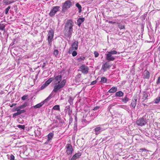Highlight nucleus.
Returning <instances> with one entry per match:
<instances>
[{"instance_id":"obj_1","label":"nucleus","mask_w":160,"mask_h":160,"mask_svg":"<svg viewBox=\"0 0 160 160\" xmlns=\"http://www.w3.org/2000/svg\"><path fill=\"white\" fill-rule=\"evenodd\" d=\"M73 22L72 20H68L65 25V35L68 37H70L73 31Z\"/></svg>"},{"instance_id":"obj_2","label":"nucleus","mask_w":160,"mask_h":160,"mask_svg":"<svg viewBox=\"0 0 160 160\" xmlns=\"http://www.w3.org/2000/svg\"><path fill=\"white\" fill-rule=\"evenodd\" d=\"M66 80L65 79L62 81L60 83H56L54 87L53 91L56 93L61 91V89L63 88L65 85Z\"/></svg>"},{"instance_id":"obj_3","label":"nucleus","mask_w":160,"mask_h":160,"mask_svg":"<svg viewBox=\"0 0 160 160\" xmlns=\"http://www.w3.org/2000/svg\"><path fill=\"white\" fill-rule=\"evenodd\" d=\"M54 32L53 30L51 29L49 31L48 34V42L50 46L51 45V42H52V40L54 36Z\"/></svg>"},{"instance_id":"obj_4","label":"nucleus","mask_w":160,"mask_h":160,"mask_svg":"<svg viewBox=\"0 0 160 160\" xmlns=\"http://www.w3.org/2000/svg\"><path fill=\"white\" fill-rule=\"evenodd\" d=\"M60 7L59 6H56L52 7V8L51 10L49 15L51 17H53L54 16L56 12L59 11Z\"/></svg>"},{"instance_id":"obj_5","label":"nucleus","mask_w":160,"mask_h":160,"mask_svg":"<svg viewBox=\"0 0 160 160\" xmlns=\"http://www.w3.org/2000/svg\"><path fill=\"white\" fill-rule=\"evenodd\" d=\"M137 124L141 126L145 125L147 123V120L146 119L144 118H140L136 122Z\"/></svg>"},{"instance_id":"obj_6","label":"nucleus","mask_w":160,"mask_h":160,"mask_svg":"<svg viewBox=\"0 0 160 160\" xmlns=\"http://www.w3.org/2000/svg\"><path fill=\"white\" fill-rule=\"evenodd\" d=\"M79 70L82 73L87 74L88 72V68L85 65H82L79 68Z\"/></svg>"},{"instance_id":"obj_7","label":"nucleus","mask_w":160,"mask_h":160,"mask_svg":"<svg viewBox=\"0 0 160 160\" xmlns=\"http://www.w3.org/2000/svg\"><path fill=\"white\" fill-rule=\"evenodd\" d=\"M71 5L72 3L70 1L67 0L62 5V9L64 10L69 8Z\"/></svg>"},{"instance_id":"obj_8","label":"nucleus","mask_w":160,"mask_h":160,"mask_svg":"<svg viewBox=\"0 0 160 160\" xmlns=\"http://www.w3.org/2000/svg\"><path fill=\"white\" fill-rule=\"evenodd\" d=\"M94 130L95 134L98 135L102 131L103 129L100 127V125H98L97 127L94 129Z\"/></svg>"},{"instance_id":"obj_9","label":"nucleus","mask_w":160,"mask_h":160,"mask_svg":"<svg viewBox=\"0 0 160 160\" xmlns=\"http://www.w3.org/2000/svg\"><path fill=\"white\" fill-rule=\"evenodd\" d=\"M62 77L61 75H58L54 79V82H57L56 83H60L61 81Z\"/></svg>"},{"instance_id":"obj_10","label":"nucleus","mask_w":160,"mask_h":160,"mask_svg":"<svg viewBox=\"0 0 160 160\" xmlns=\"http://www.w3.org/2000/svg\"><path fill=\"white\" fill-rule=\"evenodd\" d=\"M78 41H75L72 44V48L71 49V51L72 50H76L78 48Z\"/></svg>"},{"instance_id":"obj_11","label":"nucleus","mask_w":160,"mask_h":160,"mask_svg":"<svg viewBox=\"0 0 160 160\" xmlns=\"http://www.w3.org/2000/svg\"><path fill=\"white\" fill-rule=\"evenodd\" d=\"M106 58L108 61H113L114 60L115 58L112 56V55L108 53L106 54Z\"/></svg>"},{"instance_id":"obj_12","label":"nucleus","mask_w":160,"mask_h":160,"mask_svg":"<svg viewBox=\"0 0 160 160\" xmlns=\"http://www.w3.org/2000/svg\"><path fill=\"white\" fill-rule=\"evenodd\" d=\"M81 155V153L80 152L76 153L73 155L71 160H76Z\"/></svg>"},{"instance_id":"obj_13","label":"nucleus","mask_w":160,"mask_h":160,"mask_svg":"<svg viewBox=\"0 0 160 160\" xmlns=\"http://www.w3.org/2000/svg\"><path fill=\"white\" fill-rule=\"evenodd\" d=\"M110 67V66L109 65L108 62H106L102 67V69L104 71H106L107 68H109Z\"/></svg>"},{"instance_id":"obj_14","label":"nucleus","mask_w":160,"mask_h":160,"mask_svg":"<svg viewBox=\"0 0 160 160\" xmlns=\"http://www.w3.org/2000/svg\"><path fill=\"white\" fill-rule=\"evenodd\" d=\"M85 20L84 18H79L77 20V24L78 26H80L81 23H82Z\"/></svg>"},{"instance_id":"obj_15","label":"nucleus","mask_w":160,"mask_h":160,"mask_svg":"<svg viewBox=\"0 0 160 160\" xmlns=\"http://www.w3.org/2000/svg\"><path fill=\"white\" fill-rule=\"evenodd\" d=\"M45 102L44 101L41 102V103H39L34 106V108H37L41 107L45 103Z\"/></svg>"},{"instance_id":"obj_16","label":"nucleus","mask_w":160,"mask_h":160,"mask_svg":"<svg viewBox=\"0 0 160 160\" xmlns=\"http://www.w3.org/2000/svg\"><path fill=\"white\" fill-rule=\"evenodd\" d=\"M144 77L145 78L148 79L150 77L149 72L147 70H145L144 72Z\"/></svg>"},{"instance_id":"obj_17","label":"nucleus","mask_w":160,"mask_h":160,"mask_svg":"<svg viewBox=\"0 0 160 160\" xmlns=\"http://www.w3.org/2000/svg\"><path fill=\"white\" fill-rule=\"evenodd\" d=\"M117 90V87H113L111 88L109 91V93H114Z\"/></svg>"},{"instance_id":"obj_18","label":"nucleus","mask_w":160,"mask_h":160,"mask_svg":"<svg viewBox=\"0 0 160 160\" xmlns=\"http://www.w3.org/2000/svg\"><path fill=\"white\" fill-rule=\"evenodd\" d=\"M115 148L117 149H119L121 150L122 149V145L120 143H118L116 144L115 146Z\"/></svg>"},{"instance_id":"obj_19","label":"nucleus","mask_w":160,"mask_h":160,"mask_svg":"<svg viewBox=\"0 0 160 160\" xmlns=\"http://www.w3.org/2000/svg\"><path fill=\"white\" fill-rule=\"evenodd\" d=\"M123 95V93L121 91L117 92L115 93V96L116 97H121Z\"/></svg>"},{"instance_id":"obj_20","label":"nucleus","mask_w":160,"mask_h":160,"mask_svg":"<svg viewBox=\"0 0 160 160\" xmlns=\"http://www.w3.org/2000/svg\"><path fill=\"white\" fill-rule=\"evenodd\" d=\"M136 102H137V99H132V102L131 103V105L133 108H135V107L136 106Z\"/></svg>"},{"instance_id":"obj_21","label":"nucleus","mask_w":160,"mask_h":160,"mask_svg":"<svg viewBox=\"0 0 160 160\" xmlns=\"http://www.w3.org/2000/svg\"><path fill=\"white\" fill-rule=\"evenodd\" d=\"M148 94L147 92H144L143 93V97L142 99H143V100L144 101L147 100L148 98Z\"/></svg>"},{"instance_id":"obj_22","label":"nucleus","mask_w":160,"mask_h":160,"mask_svg":"<svg viewBox=\"0 0 160 160\" xmlns=\"http://www.w3.org/2000/svg\"><path fill=\"white\" fill-rule=\"evenodd\" d=\"M76 6L78 8V12L79 13H80L82 11V7L81 5L78 3H77L76 4Z\"/></svg>"},{"instance_id":"obj_23","label":"nucleus","mask_w":160,"mask_h":160,"mask_svg":"<svg viewBox=\"0 0 160 160\" xmlns=\"http://www.w3.org/2000/svg\"><path fill=\"white\" fill-rule=\"evenodd\" d=\"M74 98L73 97H69V99L68 100V102L71 105H72L73 104V102Z\"/></svg>"},{"instance_id":"obj_24","label":"nucleus","mask_w":160,"mask_h":160,"mask_svg":"<svg viewBox=\"0 0 160 160\" xmlns=\"http://www.w3.org/2000/svg\"><path fill=\"white\" fill-rule=\"evenodd\" d=\"M53 80V78H49L46 82L45 84H47L48 86L51 82Z\"/></svg>"},{"instance_id":"obj_25","label":"nucleus","mask_w":160,"mask_h":160,"mask_svg":"<svg viewBox=\"0 0 160 160\" xmlns=\"http://www.w3.org/2000/svg\"><path fill=\"white\" fill-rule=\"evenodd\" d=\"M129 100V98H127V96L123 98L122 99V101L124 102V103H126Z\"/></svg>"},{"instance_id":"obj_26","label":"nucleus","mask_w":160,"mask_h":160,"mask_svg":"<svg viewBox=\"0 0 160 160\" xmlns=\"http://www.w3.org/2000/svg\"><path fill=\"white\" fill-rule=\"evenodd\" d=\"M67 150H73L72 146L70 144H67L66 147Z\"/></svg>"},{"instance_id":"obj_27","label":"nucleus","mask_w":160,"mask_h":160,"mask_svg":"<svg viewBox=\"0 0 160 160\" xmlns=\"http://www.w3.org/2000/svg\"><path fill=\"white\" fill-rule=\"evenodd\" d=\"M53 136V134L52 133H50L48 136V141H49L51 140Z\"/></svg>"},{"instance_id":"obj_28","label":"nucleus","mask_w":160,"mask_h":160,"mask_svg":"<svg viewBox=\"0 0 160 160\" xmlns=\"http://www.w3.org/2000/svg\"><path fill=\"white\" fill-rule=\"evenodd\" d=\"M28 105V102H25L22 105L20 106V108L21 109H23L24 108L26 107Z\"/></svg>"},{"instance_id":"obj_29","label":"nucleus","mask_w":160,"mask_h":160,"mask_svg":"<svg viewBox=\"0 0 160 160\" xmlns=\"http://www.w3.org/2000/svg\"><path fill=\"white\" fill-rule=\"evenodd\" d=\"M52 109L55 110H59V105H56L53 107Z\"/></svg>"},{"instance_id":"obj_30","label":"nucleus","mask_w":160,"mask_h":160,"mask_svg":"<svg viewBox=\"0 0 160 160\" xmlns=\"http://www.w3.org/2000/svg\"><path fill=\"white\" fill-rule=\"evenodd\" d=\"M107 79L105 77H102L101 78V81L100 82L102 83H105L107 82Z\"/></svg>"},{"instance_id":"obj_31","label":"nucleus","mask_w":160,"mask_h":160,"mask_svg":"<svg viewBox=\"0 0 160 160\" xmlns=\"http://www.w3.org/2000/svg\"><path fill=\"white\" fill-rule=\"evenodd\" d=\"M117 52L115 50L111 51L108 52V54H116L117 53Z\"/></svg>"},{"instance_id":"obj_32","label":"nucleus","mask_w":160,"mask_h":160,"mask_svg":"<svg viewBox=\"0 0 160 160\" xmlns=\"http://www.w3.org/2000/svg\"><path fill=\"white\" fill-rule=\"evenodd\" d=\"M85 57L82 56L80 58H78L77 59V60L79 62H81V61L83 60H84V59H85Z\"/></svg>"},{"instance_id":"obj_33","label":"nucleus","mask_w":160,"mask_h":160,"mask_svg":"<svg viewBox=\"0 0 160 160\" xmlns=\"http://www.w3.org/2000/svg\"><path fill=\"white\" fill-rule=\"evenodd\" d=\"M154 101L155 103H158L160 101V96L155 99Z\"/></svg>"},{"instance_id":"obj_34","label":"nucleus","mask_w":160,"mask_h":160,"mask_svg":"<svg viewBox=\"0 0 160 160\" xmlns=\"http://www.w3.org/2000/svg\"><path fill=\"white\" fill-rule=\"evenodd\" d=\"M5 26L3 24L0 23V30H3L5 28Z\"/></svg>"},{"instance_id":"obj_35","label":"nucleus","mask_w":160,"mask_h":160,"mask_svg":"<svg viewBox=\"0 0 160 160\" xmlns=\"http://www.w3.org/2000/svg\"><path fill=\"white\" fill-rule=\"evenodd\" d=\"M118 27L120 29L124 28V26L123 25L119 23L118 25Z\"/></svg>"},{"instance_id":"obj_36","label":"nucleus","mask_w":160,"mask_h":160,"mask_svg":"<svg viewBox=\"0 0 160 160\" xmlns=\"http://www.w3.org/2000/svg\"><path fill=\"white\" fill-rule=\"evenodd\" d=\"M58 51L57 49H55L54 50L53 54L55 55V56H56L58 55Z\"/></svg>"},{"instance_id":"obj_37","label":"nucleus","mask_w":160,"mask_h":160,"mask_svg":"<svg viewBox=\"0 0 160 160\" xmlns=\"http://www.w3.org/2000/svg\"><path fill=\"white\" fill-rule=\"evenodd\" d=\"M52 98L51 95L50 94L46 99H45L44 101L45 102L47 101H49V99Z\"/></svg>"},{"instance_id":"obj_38","label":"nucleus","mask_w":160,"mask_h":160,"mask_svg":"<svg viewBox=\"0 0 160 160\" xmlns=\"http://www.w3.org/2000/svg\"><path fill=\"white\" fill-rule=\"evenodd\" d=\"M17 127L19 128H21L23 129H24L25 128V126L24 125H18L17 126Z\"/></svg>"},{"instance_id":"obj_39","label":"nucleus","mask_w":160,"mask_h":160,"mask_svg":"<svg viewBox=\"0 0 160 160\" xmlns=\"http://www.w3.org/2000/svg\"><path fill=\"white\" fill-rule=\"evenodd\" d=\"M21 109V108H20V106H19L18 107H17L14 110H13L12 111L13 112H14L15 111H18L19 110H20Z\"/></svg>"},{"instance_id":"obj_40","label":"nucleus","mask_w":160,"mask_h":160,"mask_svg":"<svg viewBox=\"0 0 160 160\" xmlns=\"http://www.w3.org/2000/svg\"><path fill=\"white\" fill-rule=\"evenodd\" d=\"M47 86H48V85H47V84H45V83L44 84H43L41 87V89H44Z\"/></svg>"},{"instance_id":"obj_41","label":"nucleus","mask_w":160,"mask_h":160,"mask_svg":"<svg viewBox=\"0 0 160 160\" xmlns=\"http://www.w3.org/2000/svg\"><path fill=\"white\" fill-rule=\"evenodd\" d=\"M94 54L95 57H97L99 56V53L97 51H95Z\"/></svg>"},{"instance_id":"obj_42","label":"nucleus","mask_w":160,"mask_h":160,"mask_svg":"<svg viewBox=\"0 0 160 160\" xmlns=\"http://www.w3.org/2000/svg\"><path fill=\"white\" fill-rule=\"evenodd\" d=\"M77 52L75 51H73L72 53V56L73 57H75L77 55Z\"/></svg>"},{"instance_id":"obj_43","label":"nucleus","mask_w":160,"mask_h":160,"mask_svg":"<svg viewBox=\"0 0 160 160\" xmlns=\"http://www.w3.org/2000/svg\"><path fill=\"white\" fill-rule=\"evenodd\" d=\"M4 2L6 4H9L11 3L10 1H8V0H5L4 1Z\"/></svg>"},{"instance_id":"obj_44","label":"nucleus","mask_w":160,"mask_h":160,"mask_svg":"<svg viewBox=\"0 0 160 160\" xmlns=\"http://www.w3.org/2000/svg\"><path fill=\"white\" fill-rule=\"evenodd\" d=\"M19 115L18 112H16L13 114L12 117L13 118L15 117L16 116Z\"/></svg>"},{"instance_id":"obj_45","label":"nucleus","mask_w":160,"mask_h":160,"mask_svg":"<svg viewBox=\"0 0 160 160\" xmlns=\"http://www.w3.org/2000/svg\"><path fill=\"white\" fill-rule=\"evenodd\" d=\"M97 82V80H94V81H92L91 84H90V85H94Z\"/></svg>"},{"instance_id":"obj_46","label":"nucleus","mask_w":160,"mask_h":160,"mask_svg":"<svg viewBox=\"0 0 160 160\" xmlns=\"http://www.w3.org/2000/svg\"><path fill=\"white\" fill-rule=\"evenodd\" d=\"M156 84H160V76L158 78V80L156 82Z\"/></svg>"},{"instance_id":"obj_47","label":"nucleus","mask_w":160,"mask_h":160,"mask_svg":"<svg viewBox=\"0 0 160 160\" xmlns=\"http://www.w3.org/2000/svg\"><path fill=\"white\" fill-rule=\"evenodd\" d=\"M10 160H14V156L12 154L10 156Z\"/></svg>"},{"instance_id":"obj_48","label":"nucleus","mask_w":160,"mask_h":160,"mask_svg":"<svg viewBox=\"0 0 160 160\" xmlns=\"http://www.w3.org/2000/svg\"><path fill=\"white\" fill-rule=\"evenodd\" d=\"M27 97V95H24L22 97V100H25L26 99Z\"/></svg>"},{"instance_id":"obj_49","label":"nucleus","mask_w":160,"mask_h":160,"mask_svg":"<svg viewBox=\"0 0 160 160\" xmlns=\"http://www.w3.org/2000/svg\"><path fill=\"white\" fill-rule=\"evenodd\" d=\"M100 108V107H99V106H96L95 107H94V108L93 109V110H94V111H95V110H98V109Z\"/></svg>"},{"instance_id":"obj_50","label":"nucleus","mask_w":160,"mask_h":160,"mask_svg":"<svg viewBox=\"0 0 160 160\" xmlns=\"http://www.w3.org/2000/svg\"><path fill=\"white\" fill-rule=\"evenodd\" d=\"M17 104L16 103H13L10 106V107L11 108L13 106L16 105Z\"/></svg>"},{"instance_id":"obj_51","label":"nucleus","mask_w":160,"mask_h":160,"mask_svg":"<svg viewBox=\"0 0 160 160\" xmlns=\"http://www.w3.org/2000/svg\"><path fill=\"white\" fill-rule=\"evenodd\" d=\"M73 151H72V150L66 151V152H67V153H72V152Z\"/></svg>"},{"instance_id":"obj_52","label":"nucleus","mask_w":160,"mask_h":160,"mask_svg":"<svg viewBox=\"0 0 160 160\" xmlns=\"http://www.w3.org/2000/svg\"><path fill=\"white\" fill-rule=\"evenodd\" d=\"M9 10H8V9H7V8H6L5 9V14H8V13Z\"/></svg>"},{"instance_id":"obj_53","label":"nucleus","mask_w":160,"mask_h":160,"mask_svg":"<svg viewBox=\"0 0 160 160\" xmlns=\"http://www.w3.org/2000/svg\"><path fill=\"white\" fill-rule=\"evenodd\" d=\"M17 112H18L19 115H20L22 113L21 112V110H20L19 111H18Z\"/></svg>"},{"instance_id":"obj_54","label":"nucleus","mask_w":160,"mask_h":160,"mask_svg":"<svg viewBox=\"0 0 160 160\" xmlns=\"http://www.w3.org/2000/svg\"><path fill=\"white\" fill-rule=\"evenodd\" d=\"M45 65H46L45 63L43 62V65H42V68H44L45 67Z\"/></svg>"},{"instance_id":"obj_55","label":"nucleus","mask_w":160,"mask_h":160,"mask_svg":"<svg viewBox=\"0 0 160 160\" xmlns=\"http://www.w3.org/2000/svg\"><path fill=\"white\" fill-rule=\"evenodd\" d=\"M21 111L22 113H24L26 112L25 110L24 109L21 110Z\"/></svg>"},{"instance_id":"obj_56","label":"nucleus","mask_w":160,"mask_h":160,"mask_svg":"<svg viewBox=\"0 0 160 160\" xmlns=\"http://www.w3.org/2000/svg\"><path fill=\"white\" fill-rule=\"evenodd\" d=\"M108 23H115V22H112V21H108Z\"/></svg>"},{"instance_id":"obj_57","label":"nucleus","mask_w":160,"mask_h":160,"mask_svg":"<svg viewBox=\"0 0 160 160\" xmlns=\"http://www.w3.org/2000/svg\"><path fill=\"white\" fill-rule=\"evenodd\" d=\"M11 8V7L10 6H9L7 8L8 10H9Z\"/></svg>"},{"instance_id":"obj_58","label":"nucleus","mask_w":160,"mask_h":160,"mask_svg":"<svg viewBox=\"0 0 160 160\" xmlns=\"http://www.w3.org/2000/svg\"><path fill=\"white\" fill-rule=\"evenodd\" d=\"M140 150H146V149H144V148H141V149H140Z\"/></svg>"},{"instance_id":"obj_59","label":"nucleus","mask_w":160,"mask_h":160,"mask_svg":"<svg viewBox=\"0 0 160 160\" xmlns=\"http://www.w3.org/2000/svg\"><path fill=\"white\" fill-rule=\"evenodd\" d=\"M70 51H71L70 49H69V53H71V52H70Z\"/></svg>"},{"instance_id":"obj_60","label":"nucleus","mask_w":160,"mask_h":160,"mask_svg":"<svg viewBox=\"0 0 160 160\" xmlns=\"http://www.w3.org/2000/svg\"><path fill=\"white\" fill-rule=\"evenodd\" d=\"M2 156V155H1V153H0V156Z\"/></svg>"},{"instance_id":"obj_61","label":"nucleus","mask_w":160,"mask_h":160,"mask_svg":"<svg viewBox=\"0 0 160 160\" xmlns=\"http://www.w3.org/2000/svg\"><path fill=\"white\" fill-rule=\"evenodd\" d=\"M24 152V151H22V152H23V153H24V152Z\"/></svg>"},{"instance_id":"obj_62","label":"nucleus","mask_w":160,"mask_h":160,"mask_svg":"<svg viewBox=\"0 0 160 160\" xmlns=\"http://www.w3.org/2000/svg\"><path fill=\"white\" fill-rule=\"evenodd\" d=\"M159 50L160 51V47H159Z\"/></svg>"},{"instance_id":"obj_63","label":"nucleus","mask_w":160,"mask_h":160,"mask_svg":"<svg viewBox=\"0 0 160 160\" xmlns=\"http://www.w3.org/2000/svg\"><path fill=\"white\" fill-rule=\"evenodd\" d=\"M82 139L83 140V139H84V138H82Z\"/></svg>"},{"instance_id":"obj_64","label":"nucleus","mask_w":160,"mask_h":160,"mask_svg":"<svg viewBox=\"0 0 160 160\" xmlns=\"http://www.w3.org/2000/svg\"><path fill=\"white\" fill-rule=\"evenodd\" d=\"M24 147L25 148L24 149H25V148H26L25 147Z\"/></svg>"}]
</instances>
